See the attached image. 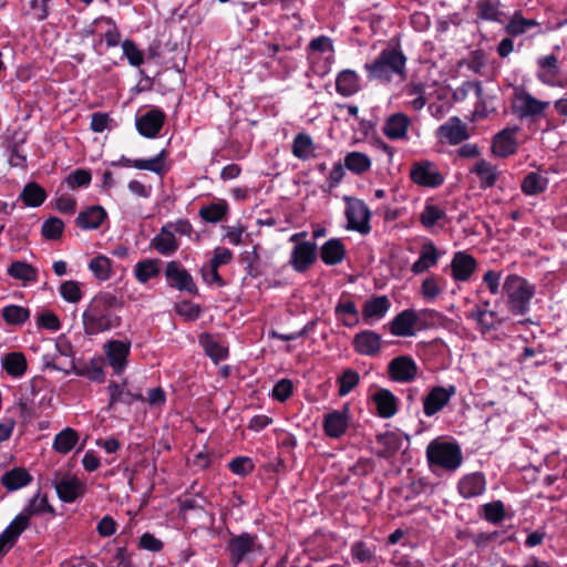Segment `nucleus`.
Segmentation results:
<instances>
[{"label": "nucleus", "mask_w": 567, "mask_h": 567, "mask_svg": "<svg viewBox=\"0 0 567 567\" xmlns=\"http://www.w3.org/2000/svg\"><path fill=\"white\" fill-rule=\"evenodd\" d=\"M122 300L114 293L102 292L90 300L82 313L83 330L86 336H96L113 329L122 323L118 311Z\"/></svg>", "instance_id": "f257e3e1"}, {"label": "nucleus", "mask_w": 567, "mask_h": 567, "mask_svg": "<svg viewBox=\"0 0 567 567\" xmlns=\"http://www.w3.org/2000/svg\"><path fill=\"white\" fill-rule=\"evenodd\" d=\"M506 306L514 316L528 312L529 303L535 296V286L518 275H508L503 282Z\"/></svg>", "instance_id": "f03ea898"}, {"label": "nucleus", "mask_w": 567, "mask_h": 567, "mask_svg": "<svg viewBox=\"0 0 567 567\" xmlns=\"http://www.w3.org/2000/svg\"><path fill=\"white\" fill-rule=\"evenodd\" d=\"M405 61L404 54L392 48L383 50L372 63H367L364 68L370 79L390 82L394 76L404 79Z\"/></svg>", "instance_id": "7ed1b4c3"}, {"label": "nucleus", "mask_w": 567, "mask_h": 567, "mask_svg": "<svg viewBox=\"0 0 567 567\" xmlns=\"http://www.w3.org/2000/svg\"><path fill=\"white\" fill-rule=\"evenodd\" d=\"M426 456L431 465L446 471L457 470L463 461L461 449L456 443L440 440H434L427 445Z\"/></svg>", "instance_id": "20e7f679"}, {"label": "nucleus", "mask_w": 567, "mask_h": 567, "mask_svg": "<svg viewBox=\"0 0 567 567\" xmlns=\"http://www.w3.org/2000/svg\"><path fill=\"white\" fill-rule=\"evenodd\" d=\"M230 561L237 566L243 561L250 560L260 550L257 537L243 533L233 537L228 543Z\"/></svg>", "instance_id": "39448f33"}, {"label": "nucleus", "mask_w": 567, "mask_h": 567, "mask_svg": "<svg viewBox=\"0 0 567 567\" xmlns=\"http://www.w3.org/2000/svg\"><path fill=\"white\" fill-rule=\"evenodd\" d=\"M49 512H52V507L49 505L47 496L38 493L30 499L25 508L14 517L9 527L14 532V536H20L29 526L31 516Z\"/></svg>", "instance_id": "423d86ee"}, {"label": "nucleus", "mask_w": 567, "mask_h": 567, "mask_svg": "<svg viewBox=\"0 0 567 567\" xmlns=\"http://www.w3.org/2000/svg\"><path fill=\"white\" fill-rule=\"evenodd\" d=\"M549 106V102L534 97L529 92L516 90L513 99L514 113L520 117L540 116Z\"/></svg>", "instance_id": "0eeeda50"}, {"label": "nucleus", "mask_w": 567, "mask_h": 567, "mask_svg": "<svg viewBox=\"0 0 567 567\" xmlns=\"http://www.w3.org/2000/svg\"><path fill=\"white\" fill-rule=\"evenodd\" d=\"M52 483L59 498L65 503L74 502L85 492L84 483L69 473L56 472Z\"/></svg>", "instance_id": "6e6552de"}, {"label": "nucleus", "mask_w": 567, "mask_h": 567, "mask_svg": "<svg viewBox=\"0 0 567 567\" xmlns=\"http://www.w3.org/2000/svg\"><path fill=\"white\" fill-rule=\"evenodd\" d=\"M103 351L106 362L112 368L113 372L121 375L127 367L131 342L123 340H110L104 343Z\"/></svg>", "instance_id": "1a4fd4ad"}, {"label": "nucleus", "mask_w": 567, "mask_h": 567, "mask_svg": "<svg viewBox=\"0 0 567 567\" xmlns=\"http://www.w3.org/2000/svg\"><path fill=\"white\" fill-rule=\"evenodd\" d=\"M346 200L348 203L346 209L348 227L361 234H368L370 231L369 223L371 216L368 206L360 199L346 197Z\"/></svg>", "instance_id": "9d476101"}, {"label": "nucleus", "mask_w": 567, "mask_h": 567, "mask_svg": "<svg viewBox=\"0 0 567 567\" xmlns=\"http://www.w3.org/2000/svg\"><path fill=\"white\" fill-rule=\"evenodd\" d=\"M411 179L423 187H439L444 182V176L441 174L435 164L424 161L415 163L410 172Z\"/></svg>", "instance_id": "9b49d317"}, {"label": "nucleus", "mask_w": 567, "mask_h": 567, "mask_svg": "<svg viewBox=\"0 0 567 567\" xmlns=\"http://www.w3.org/2000/svg\"><path fill=\"white\" fill-rule=\"evenodd\" d=\"M456 394L455 385L434 386L423 399V412L426 416H433L449 404Z\"/></svg>", "instance_id": "f8f14e48"}, {"label": "nucleus", "mask_w": 567, "mask_h": 567, "mask_svg": "<svg viewBox=\"0 0 567 567\" xmlns=\"http://www.w3.org/2000/svg\"><path fill=\"white\" fill-rule=\"evenodd\" d=\"M388 373L396 382H412L417 374V365L411 357L400 355L390 361Z\"/></svg>", "instance_id": "ddd939ff"}, {"label": "nucleus", "mask_w": 567, "mask_h": 567, "mask_svg": "<svg viewBox=\"0 0 567 567\" xmlns=\"http://www.w3.org/2000/svg\"><path fill=\"white\" fill-rule=\"evenodd\" d=\"M317 259V245L302 241L295 245L290 255V265L298 272H305Z\"/></svg>", "instance_id": "4468645a"}, {"label": "nucleus", "mask_w": 567, "mask_h": 567, "mask_svg": "<svg viewBox=\"0 0 567 567\" xmlns=\"http://www.w3.org/2000/svg\"><path fill=\"white\" fill-rule=\"evenodd\" d=\"M477 268L476 259L466 251H456L451 260L452 277L455 281H468Z\"/></svg>", "instance_id": "2eb2a0df"}, {"label": "nucleus", "mask_w": 567, "mask_h": 567, "mask_svg": "<svg viewBox=\"0 0 567 567\" xmlns=\"http://www.w3.org/2000/svg\"><path fill=\"white\" fill-rule=\"evenodd\" d=\"M165 276L172 287L187 292H195L196 285L189 272L176 261H169L165 267Z\"/></svg>", "instance_id": "dca6fc26"}, {"label": "nucleus", "mask_w": 567, "mask_h": 567, "mask_svg": "<svg viewBox=\"0 0 567 567\" xmlns=\"http://www.w3.org/2000/svg\"><path fill=\"white\" fill-rule=\"evenodd\" d=\"M538 71L536 78L545 85L559 86V64L558 59L554 54L540 56L537 60Z\"/></svg>", "instance_id": "f3484780"}, {"label": "nucleus", "mask_w": 567, "mask_h": 567, "mask_svg": "<svg viewBox=\"0 0 567 567\" xmlns=\"http://www.w3.org/2000/svg\"><path fill=\"white\" fill-rule=\"evenodd\" d=\"M165 115L161 110L154 109L136 120V127L141 135L153 138L163 127Z\"/></svg>", "instance_id": "a211bd4d"}, {"label": "nucleus", "mask_w": 567, "mask_h": 567, "mask_svg": "<svg viewBox=\"0 0 567 567\" xmlns=\"http://www.w3.org/2000/svg\"><path fill=\"white\" fill-rule=\"evenodd\" d=\"M349 423V410H334L326 414L323 420L324 433L329 437L338 439L343 435L348 429Z\"/></svg>", "instance_id": "6ab92c4d"}, {"label": "nucleus", "mask_w": 567, "mask_h": 567, "mask_svg": "<svg viewBox=\"0 0 567 567\" xmlns=\"http://www.w3.org/2000/svg\"><path fill=\"white\" fill-rule=\"evenodd\" d=\"M419 315L408 309L400 312L391 322V333L399 337H411L415 334Z\"/></svg>", "instance_id": "aec40b11"}, {"label": "nucleus", "mask_w": 567, "mask_h": 567, "mask_svg": "<svg viewBox=\"0 0 567 567\" xmlns=\"http://www.w3.org/2000/svg\"><path fill=\"white\" fill-rule=\"evenodd\" d=\"M441 254L432 241L421 246L419 258L412 264L411 271L420 275L437 265Z\"/></svg>", "instance_id": "412c9836"}, {"label": "nucleus", "mask_w": 567, "mask_h": 567, "mask_svg": "<svg viewBox=\"0 0 567 567\" xmlns=\"http://www.w3.org/2000/svg\"><path fill=\"white\" fill-rule=\"evenodd\" d=\"M353 347L358 353L373 357L380 352L381 336L374 331L364 330L354 336Z\"/></svg>", "instance_id": "4be33fe9"}, {"label": "nucleus", "mask_w": 567, "mask_h": 567, "mask_svg": "<svg viewBox=\"0 0 567 567\" xmlns=\"http://www.w3.org/2000/svg\"><path fill=\"white\" fill-rule=\"evenodd\" d=\"M437 135L442 141L452 145H456L468 137L466 125L457 117H452L441 125Z\"/></svg>", "instance_id": "5701e85b"}, {"label": "nucleus", "mask_w": 567, "mask_h": 567, "mask_svg": "<svg viewBox=\"0 0 567 567\" xmlns=\"http://www.w3.org/2000/svg\"><path fill=\"white\" fill-rule=\"evenodd\" d=\"M518 127L505 128L497 133L493 141V153L499 157H506L514 154L517 150L515 135Z\"/></svg>", "instance_id": "b1692460"}, {"label": "nucleus", "mask_w": 567, "mask_h": 567, "mask_svg": "<svg viewBox=\"0 0 567 567\" xmlns=\"http://www.w3.org/2000/svg\"><path fill=\"white\" fill-rule=\"evenodd\" d=\"M457 488L464 498L481 496L486 489L485 476L480 472L465 475L460 480Z\"/></svg>", "instance_id": "393cba45"}, {"label": "nucleus", "mask_w": 567, "mask_h": 567, "mask_svg": "<svg viewBox=\"0 0 567 567\" xmlns=\"http://www.w3.org/2000/svg\"><path fill=\"white\" fill-rule=\"evenodd\" d=\"M390 300L386 296H379L364 302L362 316L367 323L381 320L390 309Z\"/></svg>", "instance_id": "a878e982"}, {"label": "nucleus", "mask_w": 567, "mask_h": 567, "mask_svg": "<svg viewBox=\"0 0 567 567\" xmlns=\"http://www.w3.org/2000/svg\"><path fill=\"white\" fill-rule=\"evenodd\" d=\"M55 348L58 354L54 355L52 363H49V367H52L55 370L70 372L74 369V362L71 358L72 355V346L65 338H59L55 342Z\"/></svg>", "instance_id": "bb28decb"}, {"label": "nucleus", "mask_w": 567, "mask_h": 567, "mask_svg": "<svg viewBox=\"0 0 567 567\" xmlns=\"http://www.w3.org/2000/svg\"><path fill=\"white\" fill-rule=\"evenodd\" d=\"M151 246L163 256H172L178 249V241L174 233L165 224L152 239Z\"/></svg>", "instance_id": "cd10ccee"}, {"label": "nucleus", "mask_w": 567, "mask_h": 567, "mask_svg": "<svg viewBox=\"0 0 567 567\" xmlns=\"http://www.w3.org/2000/svg\"><path fill=\"white\" fill-rule=\"evenodd\" d=\"M410 123L409 116L395 113L386 118L382 131L390 140H401L406 136Z\"/></svg>", "instance_id": "c85d7f7f"}, {"label": "nucleus", "mask_w": 567, "mask_h": 567, "mask_svg": "<svg viewBox=\"0 0 567 567\" xmlns=\"http://www.w3.org/2000/svg\"><path fill=\"white\" fill-rule=\"evenodd\" d=\"M378 414L383 419L392 417L398 411V400L388 389H380L372 395Z\"/></svg>", "instance_id": "c756f323"}, {"label": "nucleus", "mask_w": 567, "mask_h": 567, "mask_svg": "<svg viewBox=\"0 0 567 567\" xmlns=\"http://www.w3.org/2000/svg\"><path fill=\"white\" fill-rule=\"evenodd\" d=\"M470 172L478 177L481 188L493 187L499 175L497 167L486 159L476 161Z\"/></svg>", "instance_id": "7c9ffc66"}, {"label": "nucleus", "mask_w": 567, "mask_h": 567, "mask_svg": "<svg viewBox=\"0 0 567 567\" xmlns=\"http://www.w3.org/2000/svg\"><path fill=\"white\" fill-rule=\"evenodd\" d=\"M106 218V212L101 206H91L76 217V225L85 230L96 229Z\"/></svg>", "instance_id": "2f4dec72"}, {"label": "nucleus", "mask_w": 567, "mask_h": 567, "mask_svg": "<svg viewBox=\"0 0 567 567\" xmlns=\"http://www.w3.org/2000/svg\"><path fill=\"white\" fill-rule=\"evenodd\" d=\"M32 481V476L23 467H14L1 476V484L10 492L20 489Z\"/></svg>", "instance_id": "473e14b6"}, {"label": "nucleus", "mask_w": 567, "mask_h": 567, "mask_svg": "<svg viewBox=\"0 0 567 567\" xmlns=\"http://www.w3.org/2000/svg\"><path fill=\"white\" fill-rule=\"evenodd\" d=\"M48 197V194L43 187L35 182H30L23 187L19 198L28 207L41 206Z\"/></svg>", "instance_id": "72a5a7b5"}, {"label": "nucleus", "mask_w": 567, "mask_h": 567, "mask_svg": "<svg viewBox=\"0 0 567 567\" xmlns=\"http://www.w3.org/2000/svg\"><path fill=\"white\" fill-rule=\"evenodd\" d=\"M548 185V178L539 172L528 173L522 182V190L527 196H535L543 193Z\"/></svg>", "instance_id": "f704fd0d"}, {"label": "nucleus", "mask_w": 567, "mask_h": 567, "mask_svg": "<svg viewBox=\"0 0 567 567\" xmlns=\"http://www.w3.org/2000/svg\"><path fill=\"white\" fill-rule=\"evenodd\" d=\"M336 87L338 93L343 96H350L359 91V78L352 70L341 71L336 80Z\"/></svg>", "instance_id": "c9c22d12"}, {"label": "nucleus", "mask_w": 567, "mask_h": 567, "mask_svg": "<svg viewBox=\"0 0 567 567\" xmlns=\"http://www.w3.org/2000/svg\"><path fill=\"white\" fill-rule=\"evenodd\" d=\"M402 437L395 432H385L377 436V443L380 446L379 455L383 457L392 456L402 445Z\"/></svg>", "instance_id": "e433bc0d"}, {"label": "nucleus", "mask_w": 567, "mask_h": 567, "mask_svg": "<svg viewBox=\"0 0 567 567\" xmlns=\"http://www.w3.org/2000/svg\"><path fill=\"white\" fill-rule=\"evenodd\" d=\"M2 368L13 378H19L27 370V360L20 352H10L1 360Z\"/></svg>", "instance_id": "4c0bfd02"}, {"label": "nucleus", "mask_w": 567, "mask_h": 567, "mask_svg": "<svg viewBox=\"0 0 567 567\" xmlns=\"http://www.w3.org/2000/svg\"><path fill=\"white\" fill-rule=\"evenodd\" d=\"M158 259H144L138 261L134 268V276L140 284H146L159 275Z\"/></svg>", "instance_id": "58836bf2"}, {"label": "nucleus", "mask_w": 567, "mask_h": 567, "mask_svg": "<svg viewBox=\"0 0 567 567\" xmlns=\"http://www.w3.org/2000/svg\"><path fill=\"white\" fill-rule=\"evenodd\" d=\"M445 280L439 275H430L421 284V295L425 300H435L444 290Z\"/></svg>", "instance_id": "ea45409f"}, {"label": "nucleus", "mask_w": 567, "mask_h": 567, "mask_svg": "<svg viewBox=\"0 0 567 567\" xmlns=\"http://www.w3.org/2000/svg\"><path fill=\"white\" fill-rule=\"evenodd\" d=\"M334 53L333 42L327 35H320L312 39L308 44V56L311 61L316 60V54H328L327 60H332Z\"/></svg>", "instance_id": "a19ab883"}, {"label": "nucleus", "mask_w": 567, "mask_h": 567, "mask_svg": "<svg viewBox=\"0 0 567 567\" xmlns=\"http://www.w3.org/2000/svg\"><path fill=\"white\" fill-rule=\"evenodd\" d=\"M344 257V247L340 239H330L321 248V259L327 265H337Z\"/></svg>", "instance_id": "79ce46f5"}, {"label": "nucleus", "mask_w": 567, "mask_h": 567, "mask_svg": "<svg viewBox=\"0 0 567 567\" xmlns=\"http://www.w3.org/2000/svg\"><path fill=\"white\" fill-rule=\"evenodd\" d=\"M315 145L312 138L303 133L298 134L293 138L292 154L302 161L310 159L315 156Z\"/></svg>", "instance_id": "37998d69"}, {"label": "nucleus", "mask_w": 567, "mask_h": 567, "mask_svg": "<svg viewBox=\"0 0 567 567\" xmlns=\"http://www.w3.org/2000/svg\"><path fill=\"white\" fill-rule=\"evenodd\" d=\"M499 7L501 2L498 0H478V17L488 21L503 22L505 14L501 11Z\"/></svg>", "instance_id": "c03bdc74"}, {"label": "nucleus", "mask_w": 567, "mask_h": 567, "mask_svg": "<svg viewBox=\"0 0 567 567\" xmlns=\"http://www.w3.org/2000/svg\"><path fill=\"white\" fill-rule=\"evenodd\" d=\"M78 441V433L73 429L66 427L55 435L53 449L58 453L66 454L76 445Z\"/></svg>", "instance_id": "a18cd8bd"}, {"label": "nucleus", "mask_w": 567, "mask_h": 567, "mask_svg": "<svg viewBox=\"0 0 567 567\" xmlns=\"http://www.w3.org/2000/svg\"><path fill=\"white\" fill-rule=\"evenodd\" d=\"M8 274L23 282H34L38 277V271L34 267L25 261H14L8 268Z\"/></svg>", "instance_id": "49530a36"}, {"label": "nucleus", "mask_w": 567, "mask_h": 567, "mask_svg": "<svg viewBox=\"0 0 567 567\" xmlns=\"http://www.w3.org/2000/svg\"><path fill=\"white\" fill-rule=\"evenodd\" d=\"M344 166L354 174H362L370 169L371 159L361 152H351L344 157Z\"/></svg>", "instance_id": "de8ad7c7"}, {"label": "nucleus", "mask_w": 567, "mask_h": 567, "mask_svg": "<svg viewBox=\"0 0 567 567\" xmlns=\"http://www.w3.org/2000/svg\"><path fill=\"white\" fill-rule=\"evenodd\" d=\"M481 516L492 523L498 524L505 518V506L502 501H494L481 506Z\"/></svg>", "instance_id": "09e8293b"}, {"label": "nucleus", "mask_w": 567, "mask_h": 567, "mask_svg": "<svg viewBox=\"0 0 567 567\" xmlns=\"http://www.w3.org/2000/svg\"><path fill=\"white\" fill-rule=\"evenodd\" d=\"M61 298L70 303H78L83 298L82 285L75 280H65L59 287Z\"/></svg>", "instance_id": "8fccbe9b"}, {"label": "nucleus", "mask_w": 567, "mask_h": 567, "mask_svg": "<svg viewBox=\"0 0 567 567\" xmlns=\"http://www.w3.org/2000/svg\"><path fill=\"white\" fill-rule=\"evenodd\" d=\"M2 317L9 324H22L30 318V311L24 307L10 305L2 309Z\"/></svg>", "instance_id": "3c124183"}, {"label": "nucleus", "mask_w": 567, "mask_h": 567, "mask_svg": "<svg viewBox=\"0 0 567 567\" xmlns=\"http://www.w3.org/2000/svg\"><path fill=\"white\" fill-rule=\"evenodd\" d=\"M166 152L163 150L150 159H134L133 167L162 174L165 168Z\"/></svg>", "instance_id": "603ef678"}, {"label": "nucleus", "mask_w": 567, "mask_h": 567, "mask_svg": "<svg viewBox=\"0 0 567 567\" xmlns=\"http://www.w3.org/2000/svg\"><path fill=\"white\" fill-rule=\"evenodd\" d=\"M445 217L446 214L441 207L434 204H426L420 215V220L424 227L432 228L433 226L437 225L441 220H443Z\"/></svg>", "instance_id": "864d4df0"}, {"label": "nucleus", "mask_w": 567, "mask_h": 567, "mask_svg": "<svg viewBox=\"0 0 567 567\" xmlns=\"http://www.w3.org/2000/svg\"><path fill=\"white\" fill-rule=\"evenodd\" d=\"M89 269L99 280H107L112 274V262L107 257L100 255L90 261Z\"/></svg>", "instance_id": "5fc2aeb1"}, {"label": "nucleus", "mask_w": 567, "mask_h": 567, "mask_svg": "<svg viewBox=\"0 0 567 567\" xmlns=\"http://www.w3.org/2000/svg\"><path fill=\"white\" fill-rule=\"evenodd\" d=\"M352 557L361 564H368L370 567H377L378 561L373 551L362 542H357L351 546Z\"/></svg>", "instance_id": "6e6d98bb"}, {"label": "nucleus", "mask_w": 567, "mask_h": 567, "mask_svg": "<svg viewBox=\"0 0 567 567\" xmlns=\"http://www.w3.org/2000/svg\"><path fill=\"white\" fill-rule=\"evenodd\" d=\"M110 391V403L114 404L117 402H124L130 404L131 402L135 400H143V396L141 394H132L128 391H125L124 385H120L116 383H111L109 385Z\"/></svg>", "instance_id": "4d7b16f0"}, {"label": "nucleus", "mask_w": 567, "mask_h": 567, "mask_svg": "<svg viewBox=\"0 0 567 567\" xmlns=\"http://www.w3.org/2000/svg\"><path fill=\"white\" fill-rule=\"evenodd\" d=\"M63 229L64 224L60 218L50 217L43 221L41 233L45 239L55 240L62 236Z\"/></svg>", "instance_id": "13d9d810"}, {"label": "nucleus", "mask_w": 567, "mask_h": 567, "mask_svg": "<svg viewBox=\"0 0 567 567\" xmlns=\"http://www.w3.org/2000/svg\"><path fill=\"white\" fill-rule=\"evenodd\" d=\"M360 381V375L352 369L346 370L342 375L338 379L339 382V395L346 396L349 394Z\"/></svg>", "instance_id": "bf43d9fd"}, {"label": "nucleus", "mask_w": 567, "mask_h": 567, "mask_svg": "<svg viewBox=\"0 0 567 567\" xmlns=\"http://www.w3.org/2000/svg\"><path fill=\"white\" fill-rule=\"evenodd\" d=\"M227 213V205L225 203L212 204L203 207L199 210V216L208 223H217Z\"/></svg>", "instance_id": "052dcab7"}, {"label": "nucleus", "mask_w": 567, "mask_h": 567, "mask_svg": "<svg viewBox=\"0 0 567 567\" xmlns=\"http://www.w3.org/2000/svg\"><path fill=\"white\" fill-rule=\"evenodd\" d=\"M202 344L205 352L216 362L224 360L227 357V349L209 336L202 339Z\"/></svg>", "instance_id": "680f3d73"}, {"label": "nucleus", "mask_w": 567, "mask_h": 567, "mask_svg": "<svg viewBox=\"0 0 567 567\" xmlns=\"http://www.w3.org/2000/svg\"><path fill=\"white\" fill-rule=\"evenodd\" d=\"M122 50L132 66H140L143 64V53L132 40H124L122 43Z\"/></svg>", "instance_id": "e2e57ef3"}, {"label": "nucleus", "mask_w": 567, "mask_h": 567, "mask_svg": "<svg viewBox=\"0 0 567 567\" xmlns=\"http://www.w3.org/2000/svg\"><path fill=\"white\" fill-rule=\"evenodd\" d=\"M536 25V21L527 20L515 14L506 25L507 33L512 35H520L527 31L528 28Z\"/></svg>", "instance_id": "0e129e2a"}, {"label": "nucleus", "mask_w": 567, "mask_h": 567, "mask_svg": "<svg viewBox=\"0 0 567 567\" xmlns=\"http://www.w3.org/2000/svg\"><path fill=\"white\" fill-rule=\"evenodd\" d=\"M337 313H341L343 316H347L343 320L344 324L348 327H351L359 321V312L357 310L355 303L353 301H346L342 303H339L336 309Z\"/></svg>", "instance_id": "69168bd1"}, {"label": "nucleus", "mask_w": 567, "mask_h": 567, "mask_svg": "<svg viewBox=\"0 0 567 567\" xmlns=\"http://www.w3.org/2000/svg\"><path fill=\"white\" fill-rule=\"evenodd\" d=\"M65 183L72 189L87 186L91 183V174L85 169H76L65 178Z\"/></svg>", "instance_id": "338daca9"}, {"label": "nucleus", "mask_w": 567, "mask_h": 567, "mask_svg": "<svg viewBox=\"0 0 567 567\" xmlns=\"http://www.w3.org/2000/svg\"><path fill=\"white\" fill-rule=\"evenodd\" d=\"M292 391V381L289 379H282L275 384L272 389V396L280 402H285L288 398H290Z\"/></svg>", "instance_id": "774afa93"}]
</instances>
